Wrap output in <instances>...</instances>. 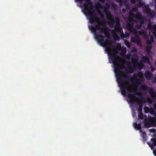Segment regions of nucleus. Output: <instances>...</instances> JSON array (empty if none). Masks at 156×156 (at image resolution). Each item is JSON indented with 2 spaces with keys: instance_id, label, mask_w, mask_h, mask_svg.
<instances>
[{
  "instance_id": "40",
  "label": "nucleus",
  "mask_w": 156,
  "mask_h": 156,
  "mask_svg": "<svg viewBox=\"0 0 156 156\" xmlns=\"http://www.w3.org/2000/svg\"><path fill=\"white\" fill-rule=\"evenodd\" d=\"M137 83L138 84H140V81L139 80H138L137 81Z\"/></svg>"
},
{
  "instance_id": "38",
  "label": "nucleus",
  "mask_w": 156,
  "mask_h": 156,
  "mask_svg": "<svg viewBox=\"0 0 156 156\" xmlns=\"http://www.w3.org/2000/svg\"><path fill=\"white\" fill-rule=\"evenodd\" d=\"M153 154L155 155H156V150L155 151L154 150L153 151Z\"/></svg>"
},
{
  "instance_id": "9",
  "label": "nucleus",
  "mask_w": 156,
  "mask_h": 156,
  "mask_svg": "<svg viewBox=\"0 0 156 156\" xmlns=\"http://www.w3.org/2000/svg\"><path fill=\"white\" fill-rule=\"evenodd\" d=\"M147 123L148 127L156 126V118L154 117L149 118Z\"/></svg>"
},
{
  "instance_id": "3",
  "label": "nucleus",
  "mask_w": 156,
  "mask_h": 156,
  "mask_svg": "<svg viewBox=\"0 0 156 156\" xmlns=\"http://www.w3.org/2000/svg\"><path fill=\"white\" fill-rule=\"evenodd\" d=\"M137 94H128L127 97L129 99L128 101L132 104L137 103L139 105V108H138V112H142L143 105L141 102H137L136 99L137 98L136 96V95Z\"/></svg>"
},
{
  "instance_id": "18",
  "label": "nucleus",
  "mask_w": 156,
  "mask_h": 156,
  "mask_svg": "<svg viewBox=\"0 0 156 156\" xmlns=\"http://www.w3.org/2000/svg\"><path fill=\"white\" fill-rule=\"evenodd\" d=\"M110 5L108 4H106L105 6L104 7V12L106 14H108V12H108L107 13H106V10H108L110 9Z\"/></svg>"
},
{
  "instance_id": "23",
  "label": "nucleus",
  "mask_w": 156,
  "mask_h": 156,
  "mask_svg": "<svg viewBox=\"0 0 156 156\" xmlns=\"http://www.w3.org/2000/svg\"><path fill=\"white\" fill-rule=\"evenodd\" d=\"M150 108L147 107H145L144 108V111L145 113H147L149 112Z\"/></svg>"
},
{
  "instance_id": "48",
  "label": "nucleus",
  "mask_w": 156,
  "mask_h": 156,
  "mask_svg": "<svg viewBox=\"0 0 156 156\" xmlns=\"http://www.w3.org/2000/svg\"><path fill=\"white\" fill-rule=\"evenodd\" d=\"M155 64H156V62H155Z\"/></svg>"
},
{
  "instance_id": "2",
  "label": "nucleus",
  "mask_w": 156,
  "mask_h": 156,
  "mask_svg": "<svg viewBox=\"0 0 156 156\" xmlns=\"http://www.w3.org/2000/svg\"><path fill=\"white\" fill-rule=\"evenodd\" d=\"M85 1V2L83 3V6L81 5V7H84V9L83 10L84 14L88 15L90 17L89 21L91 24L94 23H97V21L95 15L93 12H90V7L89 5H91L92 4L91 2L88 0H78V1L81 3Z\"/></svg>"
},
{
  "instance_id": "47",
  "label": "nucleus",
  "mask_w": 156,
  "mask_h": 156,
  "mask_svg": "<svg viewBox=\"0 0 156 156\" xmlns=\"http://www.w3.org/2000/svg\"><path fill=\"white\" fill-rule=\"evenodd\" d=\"M115 36H114V37H115ZM114 38H115V37H114Z\"/></svg>"
},
{
  "instance_id": "25",
  "label": "nucleus",
  "mask_w": 156,
  "mask_h": 156,
  "mask_svg": "<svg viewBox=\"0 0 156 156\" xmlns=\"http://www.w3.org/2000/svg\"><path fill=\"white\" fill-rule=\"evenodd\" d=\"M128 21L130 22L129 23L134 24L135 22L134 19L130 18H129L128 19Z\"/></svg>"
},
{
  "instance_id": "7",
  "label": "nucleus",
  "mask_w": 156,
  "mask_h": 156,
  "mask_svg": "<svg viewBox=\"0 0 156 156\" xmlns=\"http://www.w3.org/2000/svg\"><path fill=\"white\" fill-rule=\"evenodd\" d=\"M106 19L108 21V23L109 25V26L111 28H113L114 25L115 23V20L113 18L111 13L108 12V14H106Z\"/></svg>"
},
{
  "instance_id": "45",
  "label": "nucleus",
  "mask_w": 156,
  "mask_h": 156,
  "mask_svg": "<svg viewBox=\"0 0 156 156\" xmlns=\"http://www.w3.org/2000/svg\"><path fill=\"white\" fill-rule=\"evenodd\" d=\"M144 133L146 134V133H145V132H144Z\"/></svg>"
},
{
  "instance_id": "14",
  "label": "nucleus",
  "mask_w": 156,
  "mask_h": 156,
  "mask_svg": "<svg viewBox=\"0 0 156 156\" xmlns=\"http://www.w3.org/2000/svg\"><path fill=\"white\" fill-rule=\"evenodd\" d=\"M152 30V33L154 37H156V25L155 24L151 28Z\"/></svg>"
},
{
  "instance_id": "24",
  "label": "nucleus",
  "mask_w": 156,
  "mask_h": 156,
  "mask_svg": "<svg viewBox=\"0 0 156 156\" xmlns=\"http://www.w3.org/2000/svg\"><path fill=\"white\" fill-rule=\"evenodd\" d=\"M116 25L115 26H117V27H120V23L119 20L118 19L116 20L115 21Z\"/></svg>"
},
{
  "instance_id": "31",
  "label": "nucleus",
  "mask_w": 156,
  "mask_h": 156,
  "mask_svg": "<svg viewBox=\"0 0 156 156\" xmlns=\"http://www.w3.org/2000/svg\"><path fill=\"white\" fill-rule=\"evenodd\" d=\"M144 33V31L142 30H139L138 31V34L140 35H141L143 34Z\"/></svg>"
},
{
  "instance_id": "33",
  "label": "nucleus",
  "mask_w": 156,
  "mask_h": 156,
  "mask_svg": "<svg viewBox=\"0 0 156 156\" xmlns=\"http://www.w3.org/2000/svg\"><path fill=\"white\" fill-rule=\"evenodd\" d=\"M101 13H102V12L100 10H99L98 11V14L100 15V16L101 14Z\"/></svg>"
},
{
  "instance_id": "21",
  "label": "nucleus",
  "mask_w": 156,
  "mask_h": 156,
  "mask_svg": "<svg viewBox=\"0 0 156 156\" xmlns=\"http://www.w3.org/2000/svg\"><path fill=\"white\" fill-rule=\"evenodd\" d=\"M138 117L140 119L142 120L144 119L143 114L142 112H139Z\"/></svg>"
},
{
  "instance_id": "4",
  "label": "nucleus",
  "mask_w": 156,
  "mask_h": 156,
  "mask_svg": "<svg viewBox=\"0 0 156 156\" xmlns=\"http://www.w3.org/2000/svg\"><path fill=\"white\" fill-rule=\"evenodd\" d=\"M113 34L114 36H115L116 37L118 38H119V37L117 34L119 35L121 37L124 38V34L122 28L120 27L115 26L114 29L113 30Z\"/></svg>"
},
{
  "instance_id": "17",
  "label": "nucleus",
  "mask_w": 156,
  "mask_h": 156,
  "mask_svg": "<svg viewBox=\"0 0 156 156\" xmlns=\"http://www.w3.org/2000/svg\"><path fill=\"white\" fill-rule=\"evenodd\" d=\"M143 61L144 63L151 64L149 58L148 57H144L143 58Z\"/></svg>"
},
{
  "instance_id": "16",
  "label": "nucleus",
  "mask_w": 156,
  "mask_h": 156,
  "mask_svg": "<svg viewBox=\"0 0 156 156\" xmlns=\"http://www.w3.org/2000/svg\"><path fill=\"white\" fill-rule=\"evenodd\" d=\"M134 127L137 130L140 129H141V125L140 123L137 124L136 123H135L133 124Z\"/></svg>"
},
{
  "instance_id": "8",
  "label": "nucleus",
  "mask_w": 156,
  "mask_h": 156,
  "mask_svg": "<svg viewBox=\"0 0 156 156\" xmlns=\"http://www.w3.org/2000/svg\"><path fill=\"white\" fill-rule=\"evenodd\" d=\"M131 41L133 43L139 45H141V40L139 36L136 34L134 37L131 38Z\"/></svg>"
},
{
  "instance_id": "30",
  "label": "nucleus",
  "mask_w": 156,
  "mask_h": 156,
  "mask_svg": "<svg viewBox=\"0 0 156 156\" xmlns=\"http://www.w3.org/2000/svg\"><path fill=\"white\" fill-rule=\"evenodd\" d=\"M129 33H127L126 34H125V35L124 34V37H125V38H126L127 37H129Z\"/></svg>"
},
{
  "instance_id": "1",
  "label": "nucleus",
  "mask_w": 156,
  "mask_h": 156,
  "mask_svg": "<svg viewBox=\"0 0 156 156\" xmlns=\"http://www.w3.org/2000/svg\"><path fill=\"white\" fill-rule=\"evenodd\" d=\"M89 27L92 33H94L95 39L101 46L104 47L106 42H108L105 50L108 53L109 58L112 61L114 71L121 91L122 94L126 96L128 92H134L135 90L133 88H129L130 85L129 83L128 82H126L123 79L125 77L124 72L121 70L120 65L122 64V61L117 58L114 49L110 47L111 44L110 41H109L108 39L105 40V37L108 38L110 37V34L108 31V28L100 26L98 24H95L94 26H90Z\"/></svg>"
},
{
  "instance_id": "29",
  "label": "nucleus",
  "mask_w": 156,
  "mask_h": 156,
  "mask_svg": "<svg viewBox=\"0 0 156 156\" xmlns=\"http://www.w3.org/2000/svg\"><path fill=\"white\" fill-rule=\"evenodd\" d=\"M150 39L151 42H154V37L152 35H151L150 37Z\"/></svg>"
},
{
  "instance_id": "44",
  "label": "nucleus",
  "mask_w": 156,
  "mask_h": 156,
  "mask_svg": "<svg viewBox=\"0 0 156 156\" xmlns=\"http://www.w3.org/2000/svg\"><path fill=\"white\" fill-rule=\"evenodd\" d=\"M154 80H155V81L156 82V78H155Z\"/></svg>"
},
{
  "instance_id": "36",
  "label": "nucleus",
  "mask_w": 156,
  "mask_h": 156,
  "mask_svg": "<svg viewBox=\"0 0 156 156\" xmlns=\"http://www.w3.org/2000/svg\"><path fill=\"white\" fill-rule=\"evenodd\" d=\"M102 3H104L105 1V0H99Z\"/></svg>"
},
{
  "instance_id": "26",
  "label": "nucleus",
  "mask_w": 156,
  "mask_h": 156,
  "mask_svg": "<svg viewBox=\"0 0 156 156\" xmlns=\"http://www.w3.org/2000/svg\"><path fill=\"white\" fill-rule=\"evenodd\" d=\"M149 112L152 115H155V111L153 109H152L151 110H149Z\"/></svg>"
},
{
  "instance_id": "39",
  "label": "nucleus",
  "mask_w": 156,
  "mask_h": 156,
  "mask_svg": "<svg viewBox=\"0 0 156 156\" xmlns=\"http://www.w3.org/2000/svg\"><path fill=\"white\" fill-rule=\"evenodd\" d=\"M116 1L118 2H121V0H116Z\"/></svg>"
},
{
  "instance_id": "13",
  "label": "nucleus",
  "mask_w": 156,
  "mask_h": 156,
  "mask_svg": "<svg viewBox=\"0 0 156 156\" xmlns=\"http://www.w3.org/2000/svg\"><path fill=\"white\" fill-rule=\"evenodd\" d=\"M152 73L149 71H146L144 73V76L147 80H150L151 77Z\"/></svg>"
},
{
  "instance_id": "22",
  "label": "nucleus",
  "mask_w": 156,
  "mask_h": 156,
  "mask_svg": "<svg viewBox=\"0 0 156 156\" xmlns=\"http://www.w3.org/2000/svg\"><path fill=\"white\" fill-rule=\"evenodd\" d=\"M138 76L141 79H144V76L143 73L142 72H140L138 73Z\"/></svg>"
},
{
  "instance_id": "5",
  "label": "nucleus",
  "mask_w": 156,
  "mask_h": 156,
  "mask_svg": "<svg viewBox=\"0 0 156 156\" xmlns=\"http://www.w3.org/2000/svg\"><path fill=\"white\" fill-rule=\"evenodd\" d=\"M143 12L147 17L151 19L153 18L155 16L154 11H151L148 5L145 6L144 7Z\"/></svg>"
},
{
  "instance_id": "41",
  "label": "nucleus",
  "mask_w": 156,
  "mask_h": 156,
  "mask_svg": "<svg viewBox=\"0 0 156 156\" xmlns=\"http://www.w3.org/2000/svg\"><path fill=\"white\" fill-rule=\"evenodd\" d=\"M122 11L123 12H125V9H122Z\"/></svg>"
},
{
  "instance_id": "15",
  "label": "nucleus",
  "mask_w": 156,
  "mask_h": 156,
  "mask_svg": "<svg viewBox=\"0 0 156 156\" xmlns=\"http://www.w3.org/2000/svg\"><path fill=\"white\" fill-rule=\"evenodd\" d=\"M128 71L129 73H133L134 72V69L133 67L131 65L128 66Z\"/></svg>"
},
{
  "instance_id": "46",
  "label": "nucleus",
  "mask_w": 156,
  "mask_h": 156,
  "mask_svg": "<svg viewBox=\"0 0 156 156\" xmlns=\"http://www.w3.org/2000/svg\"><path fill=\"white\" fill-rule=\"evenodd\" d=\"M154 136H156V135H154Z\"/></svg>"
},
{
  "instance_id": "6",
  "label": "nucleus",
  "mask_w": 156,
  "mask_h": 156,
  "mask_svg": "<svg viewBox=\"0 0 156 156\" xmlns=\"http://www.w3.org/2000/svg\"><path fill=\"white\" fill-rule=\"evenodd\" d=\"M137 21H135L134 23L136 25H134L135 28L138 30L140 29L142 27V25L144 23V18L141 16H138L136 17Z\"/></svg>"
},
{
  "instance_id": "32",
  "label": "nucleus",
  "mask_w": 156,
  "mask_h": 156,
  "mask_svg": "<svg viewBox=\"0 0 156 156\" xmlns=\"http://www.w3.org/2000/svg\"><path fill=\"white\" fill-rule=\"evenodd\" d=\"M154 108L155 110L156 111V103H155L154 105Z\"/></svg>"
},
{
  "instance_id": "11",
  "label": "nucleus",
  "mask_w": 156,
  "mask_h": 156,
  "mask_svg": "<svg viewBox=\"0 0 156 156\" xmlns=\"http://www.w3.org/2000/svg\"><path fill=\"white\" fill-rule=\"evenodd\" d=\"M138 58H136L135 57H132L131 58V60L132 62H133V65L134 67H137L138 68V69H141L142 68V66H141L140 67V64L137 62L138 60Z\"/></svg>"
},
{
  "instance_id": "12",
  "label": "nucleus",
  "mask_w": 156,
  "mask_h": 156,
  "mask_svg": "<svg viewBox=\"0 0 156 156\" xmlns=\"http://www.w3.org/2000/svg\"><path fill=\"white\" fill-rule=\"evenodd\" d=\"M151 140L153 142L152 144H151L150 143L148 142H147V143L149 145V147L152 150L153 149L154 146H156V139L152 138L151 139Z\"/></svg>"
},
{
  "instance_id": "20",
  "label": "nucleus",
  "mask_w": 156,
  "mask_h": 156,
  "mask_svg": "<svg viewBox=\"0 0 156 156\" xmlns=\"http://www.w3.org/2000/svg\"><path fill=\"white\" fill-rule=\"evenodd\" d=\"M139 89L143 90H145L147 89V87L146 85H143L140 86Z\"/></svg>"
},
{
  "instance_id": "10",
  "label": "nucleus",
  "mask_w": 156,
  "mask_h": 156,
  "mask_svg": "<svg viewBox=\"0 0 156 156\" xmlns=\"http://www.w3.org/2000/svg\"><path fill=\"white\" fill-rule=\"evenodd\" d=\"M134 24L128 23L126 25V28L127 30L130 33H134L137 31L136 28L134 27Z\"/></svg>"
},
{
  "instance_id": "42",
  "label": "nucleus",
  "mask_w": 156,
  "mask_h": 156,
  "mask_svg": "<svg viewBox=\"0 0 156 156\" xmlns=\"http://www.w3.org/2000/svg\"><path fill=\"white\" fill-rule=\"evenodd\" d=\"M155 117H154V118H156V113H155V115H154Z\"/></svg>"
},
{
  "instance_id": "27",
  "label": "nucleus",
  "mask_w": 156,
  "mask_h": 156,
  "mask_svg": "<svg viewBox=\"0 0 156 156\" xmlns=\"http://www.w3.org/2000/svg\"><path fill=\"white\" fill-rule=\"evenodd\" d=\"M147 140V137H143L142 141L144 144Z\"/></svg>"
},
{
  "instance_id": "37",
  "label": "nucleus",
  "mask_w": 156,
  "mask_h": 156,
  "mask_svg": "<svg viewBox=\"0 0 156 156\" xmlns=\"http://www.w3.org/2000/svg\"><path fill=\"white\" fill-rule=\"evenodd\" d=\"M146 43H147V44H151V42L149 40L147 41Z\"/></svg>"
},
{
  "instance_id": "28",
  "label": "nucleus",
  "mask_w": 156,
  "mask_h": 156,
  "mask_svg": "<svg viewBox=\"0 0 156 156\" xmlns=\"http://www.w3.org/2000/svg\"><path fill=\"white\" fill-rule=\"evenodd\" d=\"M150 68L151 69V72H153L155 70V68L153 67L152 65L150 66Z\"/></svg>"
},
{
  "instance_id": "19",
  "label": "nucleus",
  "mask_w": 156,
  "mask_h": 156,
  "mask_svg": "<svg viewBox=\"0 0 156 156\" xmlns=\"http://www.w3.org/2000/svg\"><path fill=\"white\" fill-rule=\"evenodd\" d=\"M151 97L152 98H156V92L154 91L151 92L150 94Z\"/></svg>"
},
{
  "instance_id": "43",
  "label": "nucleus",
  "mask_w": 156,
  "mask_h": 156,
  "mask_svg": "<svg viewBox=\"0 0 156 156\" xmlns=\"http://www.w3.org/2000/svg\"><path fill=\"white\" fill-rule=\"evenodd\" d=\"M134 15V14L133 13V15H132V16L133 17L134 16H133Z\"/></svg>"
},
{
  "instance_id": "34",
  "label": "nucleus",
  "mask_w": 156,
  "mask_h": 156,
  "mask_svg": "<svg viewBox=\"0 0 156 156\" xmlns=\"http://www.w3.org/2000/svg\"><path fill=\"white\" fill-rule=\"evenodd\" d=\"M131 2L132 3L134 4L135 3V0H131Z\"/></svg>"
},
{
  "instance_id": "35",
  "label": "nucleus",
  "mask_w": 156,
  "mask_h": 156,
  "mask_svg": "<svg viewBox=\"0 0 156 156\" xmlns=\"http://www.w3.org/2000/svg\"><path fill=\"white\" fill-rule=\"evenodd\" d=\"M101 18H103L104 17V15L103 13H101V14L100 16Z\"/></svg>"
}]
</instances>
